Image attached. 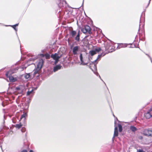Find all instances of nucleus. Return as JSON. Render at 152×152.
<instances>
[{
	"label": "nucleus",
	"mask_w": 152,
	"mask_h": 152,
	"mask_svg": "<svg viewBox=\"0 0 152 152\" xmlns=\"http://www.w3.org/2000/svg\"><path fill=\"white\" fill-rule=\"evenodd\" d=\"M113 115L114 116H114V114H113Z\"/></svg>",
	"instance_id": "45"
},
{
	"label": "nucleus",
	"mask_w": 152,
	"mask_h": 152,
	"mask_svg": "<svg viewBox=\"0 0 152 152\" xmlns=\"http://www.w3.org/2000/svg\"><path fill=\"white\" fill-rule=\"evenodd\" d=\"M81 31L84 33H86L87 32L90 34L91 33V28L90 27L87 25L86 26L82 28Z\"/></svg>",
	"instance_id": "3"
},
{
	"label": "nucleus",
	"mask_w": 152,
	"mask_h": 152,
	"mask_svg": "<svg viewBox=\"0 0 152 152\" xmlns=\"http://www.w3.org/2000/svg\"><path fill=\"white\" fill-rule=\"evenodd\" d=\"M101 48H96L94 50L90 51L89 52V54L91 56H93L96 54L97 53H98L101 51Z\"/></svg>",
	"instance_id": "4"
},
{
	"label": "nucleus",
	"mask_w": 152,
	"mask_h": 152,
	"mask_svg": "<svg viewBox=\"0 0 152 152\" xmlns=\"http://www.w3.org/2000/svg\"><path fill=\"white\" fill-rule=\"evenodd\" d=\"M143 134L147 136L152 137V131L147 129H145L143 132Z\"/></svg>",
	"instance_id": "8"
},
{
	"label": "nucleus",
	"mask_w": 152,
	"mask_h": 152,
	"mask_svg": "<svg viewBox=\"0 0 152 152\" xmlns=\"http://www.w3.org/2000/svg\"><path fill=\"white\" fill-rule=\"evenodd\" d=\"M25 68H26V67H20V69H21V70H23L24 69H25Z\"/></svg>",
	"instance_id": "32"
},
{
	"label": "nucleus",
	"mask_w": 152,
	"mask_h": 152,
	"mask_svg": "<svg viewBox=\"0 0 152 152\" xmlns=\"http://www.w3.org/2000/svg\"><path fill=\"white\" fill-rule=\"evenodd\" d=\"M137 152H144L143 150L142 149H139L137 150Z\"/></svg>",
	"instance_id": "31"
},
{
	"label": "nucleus",
	"mask_w": 152,
	"mask_h": 152,
	"mask_svg": "<svg viewBox=\"0 0 152 152\" xmlns=\"http://www.w3.org/2000/svg\"><path fill=\"white\" fill-rule=\"evenodd\" d=\"M130 129L133 132H134L137 130V128L134 126H131L130 127Z\"/></svg>",
	"instance_id": "20"
},
{
	"label": "nucleus",
	"mask_w": 152,
	"mask_h": 152,
	"mask_svg": "<svg viewBox=\"0 0 152 152\" xmlns=\"http://www.w3.org/2000/svg\"><path fill=\"white\" fill-rule=\"evenodd\" d=\"M94 72L96 75L98 76V73L97 72L95 71Z\"/></svg>",
	"instance_id": "35"
},
{
	"label": "nucleus",
	"mask_w": 152,
	"mask_h": 152,
	"mask_svg": "<svg viewBox=\"0 0 152 152\" xmlns=\"http://www.w3.org/2000/svg\"><path fill=\"white\" fill-rule=\"evenodd\" d=\"M29 152H34L32 150H30Z\"/></svg>",
	"instance_id": "38"
},
{
	"label": "nucleus",
	"mask_w": 152,
	"mask_h": 152,
	"mask_svg": "<svg viewBox=\"0 0 152 152\" xmlns=\"http://www.w3.org/2000/svg\"><path fill=\"white\" fill-rule=\"evenodd\" d=\"M40 55L42 57H44L45 56L46 59H48L50 57V55L48 54H46L45 55L43 54H41Z\"/></svg>",
	"instance_id": "22"
},
{
	"label": "nucleus",
	"mask_w": 152,
	"mask_h": 152,
	"mask_svg": "<svg viewBox=\"0 0 152 152\" xmlns=\"http://www.w3.org/2000/svg\"><path fill=\"white\" fill-rule=\"evenodd\" d=\"M26 89L25 87L24 86L20 85V96L25 94Z\"/></svg>",
	"instance_id": "6"
},
{
	"label": "nucleus",
	"mask_w": 152,
	"mask_h": 152,
	"mask_svg": "<svg viewBox=\"0 0 152 152\" xmlns=\"http://www.w3.org/2000/svg\"><path fill=\"white\" fill-rule=\"evenodd\" d=\"M115 129H114V135L113 138L115 137H117L118 135V127L116 125V121L115 120Z\"/></svg>",
	"instance_id": "13"
},
{
	"label": "nucleus",
	"mask_w": 152,
	"mask_h": 152,
	"mask_svg": "<svg viewBox=\"0 0 152 152\" xmlns=\"http://www.w3.org/2000/svg\"><path fill=\"white\" fill-rule=\"evenodd\" d=\"M151 1V0H150L149 3H150V1Z\"/></svg>",
	"instance_id": "41"
},
{
	"label": "nucleus",
	"mask_w": 152,
	"mask_h": 152,
	"mask_svg": "<svg viewBox=\"0 0 152 152\" xmlns=\"http://www.w3.org/2000/svg\"><path fill=\"white\" fill-rule=\"evenodd\" d=\"M99 76L100 78L101 79V77H100V76L99 75Z\"/></svg>",
	"instance_id": "40"
},
{
	"label": "nucleus",
	"mask_w": 152,
	"mask_h": 152,
	"mask_svg": "<svg viewBox=\"0 0 152 152\" xmlns=\"http://www.w3.org/2000/svg\"><path fill=\"white\" fill-rule=\"evenodd\" d=\"M22 106L20 105V107L23 109V114L22 115L20 120V121L21 120L23 119L24 121V123L25 121L27 116V113L28 111L27 110L28 108L29 104L28 103H25L24 104L22 103Z\"/></svg>",
	"instance_id": "1"
},
{
	"label": "nucleus",
	"mask_w": 152,
	"mask_h": 152,
	"mask_svg": "<svg viewBox=\"0 0 152 152\" xmlns=\"http://www.w3.org/2000/svg\"><path fill=\"white\" fill-rule=\"evenodd\" d=\"M22 126V124H21V123H20V125H19L20 128V127L21 126Z\"/></svg>",
	"instance_id": "36"
},
{
	"label": "nucleus",
	"mask_w": 152,
	"mask_h": 152,
	"mask_svg": "<svg viewBox=\"0 0 152 152\" xmlns=\"http://www.w3.org/2000/svg\"><path fill=\"white\" fill-rule=\"evenodd\" d=\"M19 97V96H18V98Z\"/></svg>",
	"instance_id": "44"
},
{
	"label": "nucleus",
	"mask_w": 152,
	"mask_h": 152,
	"mask_svg": "<svg viewBox=\"0 0 152 152\" xmlns=\"http://www.w3.org/2000/svg\"><path fill=\"white\" fill-rule=\"evenodd\" d=\"M25 58V57H24L23 58L22 56H21V60H23Z\"/></svg>",
	"instance_id": "33"
},
{
	"label": "nucleus",
	"mask_w": 152,
	"mask_h": 152,
	"mask_svg": "<svg viewBox=\"0 0 152 152\" xmlns=\"http://www.w3.org/2000/svg\"><path fill=\"white\" fill-rule=\"evenodd\" d=\"M118 127L119 128V132H121L122 130V126H121V125L120 124H118Z\"/></svg>",
	"instance_id": "26"
},
{
	"label": "nucleus",
	"mask_w": 152,
	"mask_h": 152,
	"mask_svg": "<svg viewBox=\"0 0 152 152\" xmlns=\"http://www.w3.org/2000/svg\"><path fill=\"white\" fill-rule=\"evenodd\" d=\"M51 57L55 60V64H56L58 61V59L61 57V56H59L57 53H55L54 54H52Z\"/></svg>",
	"instance_id": "7"
},
{
	"label": "nucleus",
	"mask_w": 152,
	"mask_h": 152,
	"mask_svg": "<svg viewBox=\"0 0 152 152\" xmlns=\"http://www.w3.org/2000/svg\"><path fill=\"white\" fill-rule=\"evenodd\" d=\"M37 56L35 57H32L31 58H30L28 60L29 61H34V60L37 59Z\"/></svg>",
	"instance_id": "25"
},
{
	"label": "nucleus",
	"mask_w": 152,
	"mask_h": 152,
	"mask_svg": "<svg viewBox=\"0 0 152 152\" xmlns=\"http://www.w3.org/2000/svg\"><path fill=\"white\" fill-rule=\"evenodd\" d=\"M57 3L59 7H64V5H65L66 2L63 0H58Z\"/></svg>",
	"instance_id": "11"
},
{
	"label": "nucleus",
	"mask_w": 152,
	"mask_h": 152,
	"mask_svg": "<svg viewBox=\"0 0 152 152\" xmlns=\"http://www.w3.org/2000/svg\"><path fill=\"white\" fill-rule=\"evenodd\" d=\"M16 88L17 89H18H18H19V87H17Z\"/></svg>",
	"instance_id": "39"
},
{
	"label": "nucleus",
	"mask_w": 152,
	"mask_h": 152,
	"mask_svg": "<svg viewBox=\"0 0 152 152\" xmlns=\"http://www.w3.org/2000/svg\"><path fill=\"white\" fill-rule=\"evenodd\" d=\"M76 33L75 31H72L70 32V35L72 37H74L76 34Z\"/></svg>",
	"instance_id": "18"
},
{
	"label": "nucleus",
	"mask_w": 152,
	"mask_h": 152,
	"mask_svg": "<svg viewBox=\"0 0 152 152\" xmlns=\"http://www.w3.org/2000/svg\"><path fill=\"white\" fill-rule=\"evenodd\" d=\"M111 48V46L109 44H108L105 46V50H108V52H112L113 51V50H112V48Z\"/></svg>",
	"instance_id": "14"
},
{
	"label": "nucleus",
	"mask_w": 152,
	"mask_h": 152,
	"mask_svg": "<svg viewBox=\"0 0 152 152\" xmlns=\"http://www.w3.org/2000/svg\"><path fill=\"white\" fill-rule=\"evenodd\" d=\"M26 131V129L25 128H23L21 129V131L22 132H24Z\"/></svg>",
	"instance_id": "28"
},
{
	"label": "nucleus",
	"mask_w": 152,
	"mask_h": 152,
	"mask_svg": "<svg viewBox=\"0 0 152 152\" xmlns=\"http://www.w3.org/2000/svg\"><path fill=\"white\" fill-rule=\"evenodd\" d=\"M102 54H100V55H99L98 56L97 58V59L95 60L94 61H93L92 62V63L93 64H94V66H95L96 67V66H95V64H97V62L98 60L101 58L102 57Z\"/></svg>",
	"instance_id": "15"
},
{
	"label": "nucleus",
	"mask_w": 152,
	"mask_h": 152,
	"mask_svg": "<svg viewBox=\"0 0 152 152\" xmlns=\"http://www.w3.org/2000/svg\"><path fill=\"white\" fill-rule=\"evenodd\" d=\"M33 91V89H32L31 90H30V89H29L27 93V95H29L31 94L32 93Z\"/></svg>",
	"instance_id": "23"
},
{
	"label": "nucleus",
	"mask_w": 152,
	"mask_h": 152,
	"mask_svg": "<svg viewBox=\"0 0 152 152\" xmlns=\"http://www.w3.org/2000/svg\"><path fill=\"white\" fill-rule=\"evenodd\" d=\"M17 120L16 118H14L12 119L13 122L14 123H15L17 121Z\"/></svg>",
	"instance_id": "27"
},
{
	"label": "nucleus",
	"mask_w": 152,
	"mask_h": 152,
	"mask_svg": "<svg viewBox=\"0 0 152 152\" xmlns=\"http://www.w3.org/2000/svg\"><path fill=\"white\" fill-rule=\"evenodd\" d=\"M43 61L42 59H41L39 60L37 65V70H39L41 69L43 65Z\"/></svg>",
	"instance_id": "10"
},
{
	"label": "nucleus",
	"mask_w": 152,
	"mask_h": 152,
	"mask_svg": "<svg viewBox=\"0 0 152 152\" xmlns=\"http://www.w3.org/2000/svg\"><path fill=\"white\" fill-rule=\"evenodd\" d=\"M24 77L26 79H30V75L29 73L26 74L24 75H22V77Z\"/></svg>",
	"instance_id": "17"
},
{
	"label": "nucleus",
	"mask_w": 152,
	"mask_h": 152,
	"mask_svg": "<svg viewBox=\"0 0 152 152\" xmlns=\"http://www.w3.org/2000/svg\"><path fill=\"white\" fill-rule=\"evenodd\" d=\"M61 66L60 65H57L56 66L54 67V71L55 72L57 71L58 70L61 69Z\"/></svg>",
	"instance_id": "16"
},
{
	"label": "nucleus",
	"mask_w": 152,
	"mask_h": 152,
	"mask_svg": "<svg viewBox=\"0 0 152 152\" xmlns=\"http://www.w3.org/2000/svg\"><path fill=\"white\" fill-rule=\"evenodd\" d=\"M75 39L77 41H79L80 40V34L79 31L78 34L75 37Z\"/></svg>",
	"instance_id": "21"
},
{
	"label": "nucleus",
	"mask_w": 152,
	"mask_h": 152,
	"mask_svg": "<svg viewBox=\"0 0 152 152\" xmlns=\"http://www.w3.org/2000/svg\"><path fill=\"white\" fill-rule=\"evenodd\" d=\"M21 152H27V151L26 150H24Z\"/></svg>",
	"instance_id": "34"
},
{
	"label": "nucleus",
	"mask_w": 152,
	"mask_h": 152,
	"mask_svg": "<svg viewBox=\"0 0 152 152\" xmlns=\"http://www.w3.org/2000/svg\"><path fill=\"white\" fill-rule=\"evenodd\" d=\"M148 56L150 58V59H151V62H152V59H151V58L149 56Z\"/></svg>",
	"instance_id": "37"
},
{
	"label": "nucleus",
	"mask_w": 152,
	"mask_h": 152,
	"mask_svg": "<svg viewBox=\"0 0 152 152\" xmlns=\"http://www.w3.org/2000/svg\"><path fill=\"white\" fill-rule=\"evenodd\" d=\"M81 64L83 65H87L89 62V59L87 57H84L83 58L82 57V54H80V56Z\"/></svg>",
	"instance_id": "2"
},
{
	"label": "nucleus",
	"mask_w": 152,
	"mask_h": 152,
	"mask_svg": "<svg viewBox=\"0 0 152 152\" xmlns=\"http://www.w3.org/2000/svg\"><path fill=\"white\" fill-rule=\"evenodd\" d=\"M127 46V45L126 44H120L118 47H119V48H124L126 47Z\"/></svg>",
	"instance_id": "24"
},
{
	"label": "nucleus",
	"mask_w": 152,
	"mask_h": 152,
	"mask_svg": "<svg viewBox=\"0 0 152 152\" xmlns=\"http://www.w3.org/2000/svg\"><path fill=\"white\" fill-rule=\"evenodd\" d=\"M21 53H22V51L21 50Z\"/></svg>",
	"instance_id": "43"
},
{
	"label": "nucleus",
	"mask_w": 152,
	"mask_h": 152,
	"mask_svg": "<svg viewBox=\"0 0 152 152\" xmlns=\"http://www.w3.org/2000/svg\"><path fill=\"white\" fill-rule=\"evenodd\" d=\"M39 71V70H37V68H36V69L35 70V71H34V74H36Z\"/></svg>",
	"instance_id": "29"
},
{
	"label": "nucleus",
	"mask_w": 152,
	"mask_h": 152,
	"mask_svg": "<svg viewBox=\"0 0 152 152\" xmlns=\"http://www.w3.org/2000/svg\"><path fill=\"white\" fill-rule=\"evenodd\" d=\"M80 50V47L78 46H76L73 47L72 49V52L75 55H76Z\"/></svg>",
	"instance_id": "12"
},
{
	"label": "nucleus",
	"mask_w": 152,
	"mask_h": 152,
	"mask_svg": "<svg viewBox=\"0 0 152 152\" xmlns=\"http://www.w3.org/2000/svg\"><path fill=\"white\" fill-rule=\"evenodd\" d=\"M15 127L16 128H18V129H19V124H16V125L15 126Z\"/></svg>",
	"instance_id": "30"
},
{
	"label": "nucleus",
	"mask_w": 152,
	"mask_h": 152,
	"mask_svg": "<svg viewBox=\"0 0 152 152\" xmlns=\"http://www.w3.org/2000/svg\"><path fill=\"white\" fill-rule=\"evenodd\" d=\"M20 111H21V112H22V110H20Z\"/></svg>",
	"instance_id": "42"
},
{
	"label": "nucleus",
	"mask_w": 152,
	"mask_h": 152,
	"mask_svg": "<svg viewBox=\"0 0 152 152\" xmlns=\"http://www.w3.org/2000/svg\"><path fill=\"white\" fill-rule=\"evenodd\" d=\"M10 74L11 71H10L6 73V75L7 77L9 78V79L11 82H15L16 80V79L14 78L13 77L11 76Z\"/></svg>",
	"instance_id": "5"
},
{
	"label": "nucleus",
	"mask_w": 152,
	"mask_h": 152,
	"mask_svg": "<svg viewBox=\"0 0 152 152\" xmlns=\"http://www.w3.org/2000/svg\"><path fill=\"white\" fill-rule=\"evenodd\" d=\"M18 24H17L13 26L11 25H5L6 26H10L12 27V28L15 30L16 31H17V29H16V26H18Z\"/></svg>",
	"instance_id": "19"
},
{
	"label": "nucleus",
	"mask_w": 152,
	"mask_h": 152,
	"mask_svg": "<svg viewBox=\"0 0 152 152\" xmlns=\"http://www.w3.org/2000/svg\"><path fill=\"white\" fill-rule=\"evenodd\" d=\"M144 116L147 119H149L152 117V110L150 109L147 113H145Z\"/></svg>",
	"instance_id": "9"
}]
</instances>
